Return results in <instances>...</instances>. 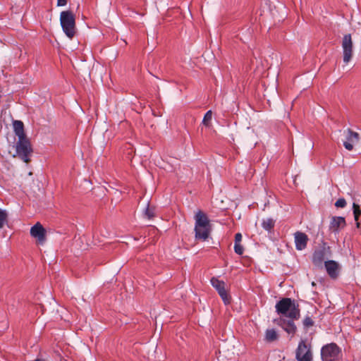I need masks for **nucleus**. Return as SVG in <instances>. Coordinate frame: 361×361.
<instances>
[{"mask_svg":"<svg viewBox=\"0 0 361 361\" xmlns=\"http://www.w3.org/2000/svg\"><path fill=\"white\" fill-rule=\"evenodd\" d=\"M345 226V219L341 216L333 217L330 223V228L333 232H337L339 228H343Z\"/></svg>","mask_w":361,"mask_h":361,"instance_id":"4468645a","label":"nucleus"},{"mask_svg":"<svg viewBox=\"0 0 361 361\" xmlns=\"http://www.w3.org/2000/svg\"><path fill=\"white\" fill-rule=\"evenodd\" d=\"M353 214L355 217V221H356V226L359 228L360 226V224L358 221L359 216L361 214V209L360 208V206L355 203H353Z\"/></svg>","mask_w":361,"mask_h":361,"instance_id":"a211bd4d","label":"nucleus"},{"mask_svg":"<svg viewBox=\"0 0 361 361\" xmlns=\"http://www.w3.org/2000/svg\"><path fill=\"white\" fill-rule=\"evenodd\" d=\"M295 359L297 361H312L313 355L311 346L305 340H301L295 350Z\"/></svg>","mask_w":361,"mask_h":361,"instance_id":"423d86ee","label":"nucleus"},{"mask_svg":"<svg viewBox=\"0 0 361 361\" xmlns=\"http://www.w3.org/2000/svg\"><path fill=\"white\" fill-rule=\"evenodd\" d=\"M67 0H57V6H63L66 5Z\"/></svg>","mask_w":361,"mask_h":361,"instance_id":"a878e982","label":"nucleus"},{"mask_svg":"<svg viewBox=\"0 0 361 361\" xmlns=\"http://www.w3.org/2000/svg\"><path fill=\"white\" fill-rule=\"evenodd\" d=\"M13 126L15 134L18 136V139L26 138V135L24 132V125L21 121H14Z\"/></svg>","mask_w":361,"mask_h":361,"instance_id":"2eb2a0df","label":"nucleus"},{"mask_svg":"<svg viewBox=\"0 0 361 361\" xmlns=\"http://www.w3.org/2000/svg\"><path fill=\"white\" fill-rule=\"evenodd\" d=\"M276 312L280 316L276 323L288 334L294 335L297 327L294 323L300 316L299 305L295 300L289 298H283L279 300L276 305Z\"/></svg>","mask_w":361,"mask_h":361,"instance_id":"f257e3e1","label":"nucleus"},{"mask_svg":"<svg viewBox=\"0 0 361 361\" xmlns=\"http://www.w3.org/2000/svg\"><path fill=\"white\" fill-rule=\"evenodd\" d=\"M305 328H310L314 326V321L309 316H306L302 322Z\"/></svg>","mask_w":361,"mask_h":361,"instance_id":"412c9836","label":"nucleus"},{"mask_svg":"<svg viewBox=\"0 0 361 361\" xmlns=\"http://www.w3.org/2000/svg\"><path fill=\"white\" fill-rule=\"evenodd\" d=\"M210 281L212 286L217 290L224 304H229L231 302V297L225 288V283L215 277L212 278Z\"/></svg>","mask_w":361,"mask_h":361,"instance_id":"0eeeda50","label":"nucleus"},{"mask_svg":"<svg viewBox=\"0 0 361 361\" xmlns=\"http://www.w3.org/2000/svg\"><path fill=\"white\" fill-rule=\"evenodd\" d=\"M312 286H315L314 282H312Z\"/></svg>","mask_w":361,"mask_h":361,"instance_id":"cd10ccee","label":"nucleus"},{"mask_svg":"<svg viewBox=\"0 0 361 361\" xmlns=\"http://www.w3.org/2000/svg\"><path fill=\"white\" fill-rule=\"evenodd\" d=\"M322 361H341V348L334 343L324 345L321 349Z\"/></svg>","mask_w":361,"mask_h":361,"instance_id":"20e7f679","label":"nucleus"},{"mask_svg":"<svg viewBox=\"0 0 361 361\" xmlns=\"http://www.w3.org/2000/svg\"><path fill=\"white\" fill-rule=\"evenodd\" d=\"M342 48L343 51V61L348 63L353 56V41L350 34L345 35L342 40Z\"/></svg>","mask_w":361,"mask_h":361,"instance_id":"6e6552de","label":"nucleus"},{"mask_svg":"<svg viewBox=\"0 0 361 361\" xmlns=\"http://www.w3.org/2000/svg\"><path fill=\"white\" fill-rule=\"evenodd\" d=\"M242 240V235L240 233H238L235 235V243H240Z\"/></svg>","mask_w":361,"mask_h":361,"instance_id":"393cba45","label":"nucleus"},{"mask_svg":"<svg viewBox=\"0 0 361 361\" xmlns=\"http://www.w3.org/2000/svg\"><path fill=\"white\" fill-rule=\"evenodd\" d=\"M274 224L275 221L271 218L264 219L262 223L263 228L268 231H270L274 227Z\"/></svg>","mask_w":361,"mask_h":361,"instance_id":"f3484780","label":"nucleus"},{"mask_svg":"<svg viewBox=\"0 0 361 361\" xmlns=\"http://www.w3.org/2000/svg\"><path fill=\"white\" fill-rule=\"evenodd\" d=\"M346 205V201L344 198H339L335 203L336 207L343 208Z\"/></svg>","mask_w":361,"mask_h":361,"instance_id":"b1692460","label":"nucleus"},{"mask_svg":"<svg viewBox=\"0 0 361 361\" xmlns=\"http://www.w3.org/2000/svg\"><path fill=\"white\" fill-rule=\"evenodd\" d=\"M15 147L16 154H14L13 157H18L25 163L30 162V156L32 152V149L29 140L27 137L18 139Z\"/></svg>","mask_w":361,"mask_h":361,"instance_id":"39448f33","label":"nucleus"},{"mask_svg":"<svg viewBox=\"0 0 361 361\" xmlns=\"http://www.w3.org/2000/svg\"><path fill=\"white\" fill-rule=\"evenodd\" d=\"M326 271L331 279H336L340 273V264L334 260H328L324 262Z\"/></svg>","mask_w":361,"mask_h":361,"instance_id":"1a4fd4ad","label":"nucleus"},{"mask_svg":"<svg viewBox=\"0 0 361 361\" xmlns=\"http://www.w3.org/2000/svg\"><path fill=\"white\" fill-rule=\"evenodd\" d=\"M234 250L236 254L241 255L243 254L244 249L240 243H235Z\"/></svg>","mask_w":361,"mask_h":361,"instance_id":"5701e85b","label":"nucleus"},{"mask_svg":"<svg viewBox=\"0 0 361 361\" xmlns=\"http://www.w3.org/2000/svg\"><path fill=\"white\" fill-rule=\"evenodd\" d=\"M145 215L149 219H152L154 216V209L152 207H150L149 204L147 205V208L145 211Z\"/></svg>","mask_w":361,"mask_h":361,"instance_id":"4be33fe9","label":"nucleus"},{"mask_svg":"<svg viewBox=\"0 0 361 361\" xmlns=\"http://www.w3.org/2000/svg\"><path fill=\"white\" fill-rule=\"evenodd\" d=\"M30 235L36 238L39 243H43L46 240V230L39 222L31 227Z\"/></svg>","mask_w":361,"mask_h":361,"instance_id":"9d476101","label":"nucleus"},{"mask_svg":"<svg viewBox=\"0 0 361 361\" xmlns=\"http://www.w3.org/2000/svg\"><path fill=\"white\" fill-rule=\"evenodd\" d=\"M35 361H45L44 360H42V359H37Z\"/></svg>","mask_w":361,"mask_h":361,"instance_id":"bb28decb","label":"nucleus"},{"mask_svg":"<svg viewBox=\"0 0 361 361\" xmlns=\"http://www.w3.org/2000/svg\"><path fill=\"white\" fill-rule=\"evenodd\" d=\"M344 133L346 134V141L343 142V145L346 149L351 151L353 149V144L359 142L360 135L350 128H348Z\"/></svg>","mask_w":361,"mask_h":361,"instance_id":"9b49d317","label":"nucleus"},{"mask_svg":"<svg viewBox=\"0 0 361 361\" xmlns=\"http://www.w3.org/2000/svg\"><path fill=\"white\" fill-rule=\"evenodd\" d=\"M295 248L298 250H303L306 248L309 240L308 236L302 232L297 231L294 233Z\"/></svg>","mask_w":361,"mask_h":361,"instance_id":"f8f14e48","label":"nucleus"},{"mask_svg":"<svg viewBox=\"0 0 361 361\" xmlns=\"http://www.w3.org/2000/svg\"><path fill=\"white\" fill-rule=\"evenodd\" d=\"M8 214L6 211L0 209V228H3L6 221Z\"/></svg>","mask_w":361,"mask_h":361,"instance_id":"aec40b11","label":"nucleus"},{"mask_svg":"<svg viewBox=\"0 0 361 361\" xmlns=\"http://www.w3.org/2000/svg\"><path fill=\"white\" fill-rule=\"evenodd\" d=\"M325 258V248L317 250L312 255V263L317 267H322Z\"/></svg>","mask_w":361,"mask_h":361,"instance_id":"ddd939ff","label":"nucleus"},{"mask_svg":"<svg viewBox=\"0 0 361 361\" xmlns=\"http://www.w3.org/2000/svg\"><path fill=\"white\" fill-rule=\"evenodd\" d=\"M212 118V111L211 110H209L205 114V115L203 118V120H202V123L205 126L209 127L211 126Z\"/></svg>","mask_w":361,"mask_h":361,"instance_id":"6ab92c4d","label":"nucleus"},{"mask_svg":"<svg viewBox=\"0 0 361 361\" xmlns=\"http://www.w3.org/2000/svg\"><path fill=\"white\" fill-rule=\"evenodd\" d=\"M194 219L195 240H207L212 232V225L207 215L202 210H198L195 213Z\"/></svg>","mask_w":361,"mask_h":361,"instance_id":"f03ea898","label":"nucleus"},{"mask_svg":"<svg viewBox=\"0 0 361 361\" xmlns=\"http://www.w3.org/2000/svg\"><path fill=\"white\" fill-rule=\"evenodd\" d=\"M279 336L274 329H267L265 332V340L268 342H273L278 339Z\"/></svg>","mask_w":361,"mask_h":361,"instance_id":"dca6fc26","label":"nucleus"},{"mask_svg":"<svg viewBox=\"0 0 361 361\" xmlns=\"http://www.w3.org/2000/svg\"><path fill=\"white\" fill-rule=\"evenodd\" d=\"M60 23L66 35L72 39L76 32L75 18L71 11H64L60 14Z\"/></svg>","mask_w":361,"mask_h":361,"instance_id":"7ed1b4c3","label":"nucleus"}]
</instances>
